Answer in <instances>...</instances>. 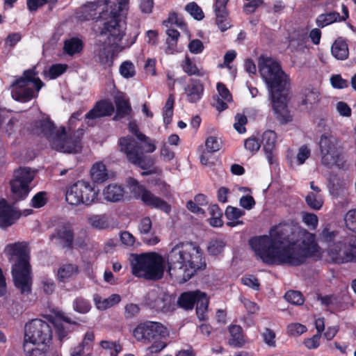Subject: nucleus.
I'll use <instances>...</instances> for the list:
<instances>
[{"instance_id": "nucleus-1", "label": "nucleus", "mask_w": 356, "mask_h": 356, "mask_svg": "<svg viewBox=\"0 0 356 356\" xmlns=\"http://www.w3.org/2000/svg\"><path fill=\"white\" fill-rule=\"evenodd\" d=\"M248 243L264 264L290 266L305 263L318 248L314 234L288 222L273 225L268 235L253 236Z\"/></svg>"}, {"instance_id": "nucleus-2", "label": "nucleus", "mask_w": 356, "mask_h": 356, "mask_svg": "<svg viewBox=\"0 0 356 356\" xmlns=\"http://www.w3.org/2000/svg\"><path fill=\"white\" fill-rule=\"evenodd\" d=\"M261 76L265 81L270 100L272 109L276 120L281 124H286L293 120L288 108L289 81L280 63L271 58H261L259 63Z\"/></svg>"}, {"instance_id": "nucleus-3", "label": "nucleus", "mask_w": 356, "mask_h": 356, "mask_svg": "<svg viewBox=\"0 0 356 356\" xmlns=\"http://www.w3.org/2000/svg\"><path fill=\"white\" fill-rule=\"evenodd\" d=\"M168 272L181 283L186 282L207 268L203 250L194 242H179L166 257Z\"/></svg>"}, {"instance_id": "nucleus-4", "label": "nucleus", "mask_w": 356, "mask_h": 356, "mask_svg": "<svg viewBox=\"0 0 356 356\" xmlns=\"http://www.w3.org/2000/svg\"><path fill=\"white\" fill-rule=\"evenodd\" d=\"M121 0H97L88 2L82 8L83 13H87L83 16L84 19L90 20L95 19L97 9L104 6L102 10L96 18V23H98L99 34L111 33L109 40L115 43L123 33L124 24H126V19L129 10V3H124L122 6L120 5Z\"/></svg>"}, {"instance_id": "nucleus-5", "label": "nucleus", "mask_w": 356, "mask_h": 356, "mask_svg": "<svg viewBox=\"0 0 356 356\" xmlns=\"http://www.w3.org/2000/svg\"><path fill=\"white\" fill-rule=\"evenodd\" d=\"M5 252L12 257H16L11 268L15 286L22 294H30L32 291L33 274L26 244L20 242L9 243L6 246Z\"/></svg>"}, {"instance_id": "nucleus-6", "label": "nucleus", "mask_w": 356, "mask_h": 356, "mask_svg": "<svg viewBox=\"0 0 356 356\" xmlns=\"http://www.w3.org/2000/svg\"><path fill=\"white\" fill-rule=\"evenodd\" d=\"M167 329L162 323L150 321L139 323L133 330L136 341L144 344L151 343L148 347L151 353H159L167 346Z\"/></svg>"}, {"instance_id": "nucleus-7", "label": "nucleus", "mask_w": 356, "mask_h": 356, "mask_svg": "<svg viewBox=\"0 0 356 356\" xmlns=\"http://www.w3.org/2000/svg\"><path fill=\"white\" fill-rule=\"evenodd\" d=\"M323 165L331 168L333 166L339 170H347L349 167L343 147L338 140L332 135L322 134L318 141Z\"/></svg>"}, {"instance_id": "nucleus-8", "label": "nucleus", "mask_w": 356, "mask_h": 356, "mask_svg": "<svg viewBox=\"0 0 356 356\" xmlns=\"http://www.w3.org/2000/svg\"><path fill=\"white\" fill-rule=\"evenodd\" d=\"M164 260L156 252L143 253L136 255L132 263V274L148 280H158L164 273Z\"/></svg>"}, {"instance_id": "nucleus-9", "label": "nucleus", "mask_w": 356, "mask_h": 356, "mask_svg": "<svg viewBox=\"0 0 356 356\" xmlns=\"http://www.w3.org/2000/svg\"><path fill=\"white\" fill-rule=\"evenodd\" d=\"M111 33L106 34H99L100 35L106 36V40L104 42L97 44L94 51V59L95 62L98 63L104 68L111 67L113 65V58L115 51H122L125 48L130 47L136 41L137 37L139 35L138 32L134 33V38L131 41H127L124 44H120V42L126 33V24H124L123 33L120 38L113 43L109 40Z\"/></svg>"}, {"instance_id": "nucleus-10", "label": "nucleus", "mask_w": 356, "mask_h": 356, "mask_svg": "<svg viewBox=\"0 0 356 356\" xmlns=\"http://www.w3.org/2000/svg\"><path fill=\"white\" fill-rule=\"evenodd\" d=\"M99 190L95 184L84 180H79L66 191L65 200L71 205H90L97 198Z\"/></svg>"}, {"instance_id": "nucleus-11", "label": "nucleus", "mask_w": 356, "mask_h": 356, "mask_svg": "<svg viewBox=\"0 0 356 356\" xmlns=\"http://www.w3.org/2000/svg\"><path fill=\"white\" fill-rule=\"evenodd\" d=\"M52 338V328L47 322L35 318L26 323L24 342H29L39 346L40 344L51 345Z\"/></svg>"}, {"instance_id": "nucleus-12", "label": "nucleus", "mask_w": 356, "mask_h": 356, "mask_svg": "<svg viewBox=\"0 0 356 356\" xmlns=\"http://www.w3.org/2000/svg\"><path fill=\"white\" fill-rule=\"evenodd\" d=\"M127 184L134 197L136 199L140 198L145 205L151 209L160 210L168 214L170 213V204L165 200L154 195L143 185L140 184L137 179L134 177H129L127 179Z\"/></svg>"}, {"instance_id": "nucleus-13", "label": "nucleus", "mask_w": 356, "mask_h": 356, "mask_svg": "<svg viewBox=\"0 0 356 356\" xmlns=\"http://www.w3.org/2000/svg\"><path fill=\"white\" fill-rule=\"evenodd\" d=\"M33 178L34 173L30 168H19L14 171L10 186L15 201H21L26 198L31 191L30 184Z\"/></svg>"}, {"instance_id": "nucleus-14", "label": "nucleus", "mask_w": 356, "mask_h": 356, "mask_svg": "<svg viewBox=\"0 0 356 356\" xmlns=\"http://www.w3.org/2000/svg\"><path fill=\"white\" fill-rule=\"evenodd\" d=\"M80 140L74 136L68 135L64 127L57 130L54 138L51 140V147L65 153H75L79 147Z\"/></svg>"}, {"instance_id": "nucleus-15", "label": "nucleus", "mask_w": 356, "mask_h": 356, "mask_svg": "<svg viewBox=\"0 0 356 356\" xmlns=\"http://www.w3.org/2000/svg\"><path fill=\"white\" fill-rule=\"evenodd\" d=\"M74 231L70 223H63L55 228L49 236L51 241H55L56 244L62 249L72 250L74 249Z\"/></svg>"}, {"instance_id": "nucleus-16", "label": "nucleus", "mask_w": 356, "mask_h": 356, "mask_svg": "<svg viewBox=\"0 0 356 356\" xmlns=\"http://www.w3.org/2000/svg\"><path fill=\"white\" fill-rule=\"evenodd\" d=\"M229 0H215L213 10L215 15V24L222 32L232 27L229 11L227 8Z\"/></svg>"}, {"instance_id": "nucleus-17", "label": "nucleus", "mask_w": 356, "mask_h": 356, "mask_svg": "<svg viewBox=\"0 0 356 356\" xmlns=\"http://www.w3.org/2000/svg\"><path fill=\"white\" fill-rule=\"evenodd\" d=\"M118 145L120 152L123 153L130 163L134 159L143 152V145L138 140L130 135L120 137L118 140Z\"/></svg>"}, {"instance_id": "nucleus-18", "label": "nucleus", "mask_w": 356, "mask_h": 356, "mask_svg": "<svg viewBox=\"0 0 356 356\" xmlns=\"http://www.w3.org/2000/svg\"><path fill=\"white\" fill-rule=\"evenodd\" d=\"M30 132L38 136L44 137L51 145V140L56 134V125L49 118L33 121L30 125Z\"/></svg>"}, {"instance_id": "nucleus-19", "label": "nucleus", "mask_w": 356, "mask_h": 356, "mask_svg": "<svg viewBox=\"0 0 356 356\" xmlns=\"http://www.w3.org/2000/svg\"><path fill=\"white\" fill-rule=\"evenodd\" d=\"M148 296L149 306L157 312L167 313L174 309L172 297L165 292L152 291Z\"/></svg>"}, {"instance_id": "nucleus-20", "label": "nucleus", "mask_w": 356, "mask_h": 356, "mask_svg": "<svg viewBox=\"0 0 356 356\" xmlns=\"http://www.w3.org/2000/svg\"><path fill=\"white\" fill-rule=\"evenodd\" d=\"M21 216L12 205L2 198L0 200V228L6 229L12 226Z\"/></svg>"}, {"instance_id": "nucleus-21", "label": "nucleus", "mask_w": 356, "mask_h": 356, "mask_svg": "<svg viewBox=\"0 0 356 356\" xmlns=\"http://www.w3.org/2000/svg\"><path fill=\"white\" fill-rule=\"evenodd\" d=\"M114 112V106L108 100H100L86 115V120H95L105 116H111Z\"/></svg>"}, {"instance_id": "nucleus-22", "label": "nucleus", "mask_w": 356, "mask_h": 356, "mask_svg": "<svg viewBox=\"0 0 356 356\" xmlns=\"http://www.w3.org/2000/svg\"><path fill=\"white\" fill-rule=\"evenodd\" d=\"M277 141V134L274 131L266 130L261 136V143L266 157L270 165L274 163L273 157Z\"/></svg>"}, {"instance_id": "nucleus-23", "label": "nucleus", "mask_w": 356, "mask_h": 356, "mask_svg": "<svg viewBox=\"0 0 356 356\" xmlns=\"http://www.w3.org/2000/svg\"><path fill=\"white\" fill-rule=\"evenodd\" d=\"M186 99L190 103L199 102L204 94V87L200 79H191L188 85L185 87Z\"/></svg>"}, {"instance_id": "nucleus-24", "label": "nucleus", "mask_w": 356, "mask_h": 356, "mask_svg": "<svg viewBox=\"0 0 356 356\" xmlns=\"http://www.w3.org/2000/svg\"><path fill=\"white\" fill-rule=\"evenodd\" d=\"M343 246V257L341 262H353L356 263V235H352L347 237L341 243Z\"/></svg>"}, {"instance_id": "nucleus-25", "label": "nucleus", "mask_w": 356, "mask_h": 356, "mask_svg": "<svg viewBox=\"0 0 356 356\" xmlns=\"http://www.w3.org/2000/svg\"><path fill=\"white\" fill-rule=\"evenodd\" d=\"M103 195L106 200L111 202H117L123 199L124 188L121 185L111 184L104 189Z\"/></svg>"}, {"instance_id": "nucleus-26", "label": "nucleus", "mask_w": 356, "mask_h": 356, "mask_svg": "<svg viewBox=\"0 0 356 356\" xmlns=\"http://www.w3.org/2000/svg\"><path fill=\"white\" fill-rule=\"evenodd\" d=\"M200 291L184 292L178 298L177 305L185 310H191L194 307L195 300Z\"/></svg>"}, {"instance_id": "nucleus-27", "label": "nucleus", "mask_w": 356, "mask_h": 356, "mask_svg": "<svg viewBox=\"0 0 356 356\" xmlns=\"http://www.w3.org/2000/svg\"><path fill=\"white\" fill-rule=\"evenodd\" d=\"M229 332L231 338L229 340V344L234 348L242 347L245 343L243 334V329L240 325H231L229 327Z\"/></svg>"}, {"instance_id": "nucleus-28", "label": "nucleus", "mask_w": 356, "mask_h": 356, "mask_svg": "<svg viewBox=\"0 0 356 356\" xmlns=\"http://www.w3.org/2000/svg\"><path fill=\"white\" fill-rule=\"evenodd\" d=\"M245 215V211L236 207L228 206L225 211V216L226 218L229 220L227 222V225L233 227L238 225L243 224L242 221H239L238 219Z\"/></svg>"}, {"instance_id": "nucleus-29", "label": "nucleus", "mask_w": 356, "mask_h": 356, "mask_svg": "<svg viewBox=\"0 0 356 356\" xmlns=\"http://www.w3.org/2000/svg\"><path fill=\"white\" fill-rule=\"evenodd\" d=\"M331 52L337 60H344L348 58L349 51L346 42L343 40H337L332 45Z\"/></svg>"}, {"instance_id": "nucleus-30", "label": "nucleus", "mask_w": 356, "mask_h": 356, "mask_svg": "<svg viewBox=\"0 0 356 356\" xmlns=\"http://www.w3.org/2000/svg\"><path fill=\"white\" fill-rule=\"evenodd\" d=\"M90 176L96 183H102L107 180L108 175L106 165L102 162L95 163L90 169Z\"/></svg>"}, {"instance_id": "nucleus-31", "label": "nucleus", "mask_w": 356, "mask_h": 356, "mask_svg": "<svg viewBox=\"0 0 356 356\" xmlns=\"http://www.w3.org/2000/svg\"><path fill=\"white\" fill-rule=\"evenodd\" d=\"M116 106V113L114 119H122L130 114L131 112V106L128 99L119 97L115 100Z\"/></svg>"}, {"instance_id": "nucleus-32", "label": "nucleus", "mask_w": 356, "mask_h": 356, "mask_svg": "<svg viewBox=\"0 0 356 356\" xmlns=\"http://www.w3.org/2000/svg\"><path fill=\"white\" fill-rule=\"evenodd\" d=\"M121 300V297L118 294H112L108 298L102 299L98 295H95L94 301L97 307L101 310H105L119 303Z\"/></svg>"}, {"instance_id": "nucleus-33", "label": "nucleus", "mask_w": 356, "mask_h": 356, "mask_svg": "<svg viewBox=\"0 0 356 356\" xmlns=\"http://www.w3.org/2000/svg\"><path fill=\"white\" fill-rule=\"evenodd\" d=\"M83 48V43L78 38H72L64 42L63 50L69 56L80 53Z\"/></svg>"}, {"instance_id": "nucleus-34", "label": "nucleus", "mask_w": 356, "mask_h": 356, "mask_svg": "<svg viewBox=\"0 0 356 356\" xmlns=\"http://www.w3.org/2000/svg\"><path fill=\"white\" fill-rule=\"evenodd\" d=\"M78 272L79 268L75 264L63 265L58 270V279L60 282H65L72 276L76 275Z\"/></svg>"}, {"instance_id": "nucleus-35", "label": "nucleus", "mask_w": 356, "mask_h": 356, "mask_svg": "<svg viewBox=\"0 0 356 356\" xmlns=\"http://www.w3.org/2000/svg\"><path fill=\"white\" fill-rule=\"evenodd\" d=\"M27 343L28 342H24L23 344L26 356H47L51 346L50 344H40V346L35 345V347L31 348Z\"/></svg>"}, {"instance_id": "nucleus-36", "label": "nucleus", "mask_w": 356, "mask_h": 356, "mask_svg": "<svg viewBox=\"0 0 356 356\" xmlns=\"http://www.w3.org/2000/svg\"><path fill=\"white\" fill-rule=\"evenodd\" d=\"M209 211L211 215V218L209 219L210 225L213 227H220L222 226V212L219 206L217 204L210 205L209 207Z\"/></svg>"}, {"instance_id": "nucleus-37", "label": "nucleus", "mask_w": 356, "mask_h": 356, "mask_svg": "<svg viewBox=\"0 0 356 356\" xmlns=\"http://www.w3.org/2000/svg\"><path fill=\"white\" fill-rule=\"evenodd\" d=\"M196 314L200 319H204L208 309L209 300L205 293L200 291L195 300Z\"/></svg>"}, {"instance_id": "nucleus-38", "label": "nucleus", "mask_w": 356, "mask_h": 356, "mask_svg": "<svg viewBox=\"0 0 356 356\" xmlns=\"http://www.w3.org/2000/svg\"><path fill=\"white\" fill-rule=\"evenodd\" d=\"M340 17V14L337 12H330L327 13H323L319 15L316 19V25L320 28H323L327 25H330L338 20Z\"/></svg>"}, {"instance_id": "nucleus-39", "label": "nucleus", "mask_w": 356, "mask_h": 356, "mask_svg": "<svg viewBox=\"0 0 356 356\" xmlns=\"http://www.w3.org/2000/svg\"><path fill=\"white\" fill-rule=\"evenodd\" d=\"M51 322L55 328L56 337L62 341L71 332L70 326L63 323L59 318H54Z\"/></svg>"}, {"instance_id": "nucleus-40", "label": "nucleus", "mask_w": 356, "mask_h": 356, "mask_svg": "<svg viewBox=\"0 0 356 356\" xmlns=\"http://www.w3.org/2000/svg\"><path fill=\"white\" fill-rule=\"evenodd\" d=\"M130 163L139 167L142 170H147L154 167L155 161L151 156H145L143 152L139 156H137L136 159H134L131 161Z\"/></svg>"}, {"instance_id": "nucleus-41", "label": "nucleus", "mask_w": 356, "mask_h": 356, "mask_svg": "<svg viewBox=\"0 0 356 356\" xmlns=\"http://www.w3.org/2000/svg\"><path fill=\"white\" fill-rule=\"evenodd\" d=\"M183 71L188 76H202V73L198 69L197 65L193 63L188 56H186L185 59L181 64Z\"/></svg>"}, {"instance_id": "nucleus-42", "label": "nucleus", "mask_w": 356, "mask_h": 356, "mask_svg": "<svg viewBox=\"0 0 356 356\" xmlns=\"http://www.w3.org/2000/svg\"><path fill=\"white\" fill-rule=\"evenodd\" d=\"M88 223L91 227L98 229H104L109 226L106 215H94L88 218Z\"/></svg>"}, {"instance_id": "nucleus-43", "label": "nucleus", "mask_w": 356, "mask_h": 356, "mask_svg": "<svg viewBox=\"0 0 356 356\" xmlns=\"http://www.w3.org/2000/svg\"><path fill=\"white\" fill-rule=\"evenodd\" d=\"M73 309L75 312L80 314H86L91 309L90 302L83 297H77L72 303Z\"/></svg>"}, {"instance_id": "nucleus-44", "label": "nucleus", "mask_w": 356, "mask_h": 356, "mask_svg": "<svg viewBox=\"0 0 356 356\" xmlns=\"http://www.w3.org/2000/svg\"><path fill=\"white\" fill-rule=\"evenodd\" d=\"M185 10L196 20L200 21L204 17V14L202 8L194 1L186 4L185 6Z\"/></svg>"}, {"instance_id": "nucleus-45", "label": "nucleus", "mask_w": 356, "mask_h": 356, "mask_svg": "<svg viewBox=\"0 0 356 356\" xmlns=\"http://www.w3.org/2000/svg\"><path fill=\"white\" fill-rule=\"evenodd\" d=\"M68 68L67 64L57 63L51 65L48 71L49 79H56L64 74Z\"/></svg>"}, {"instance_id": "nucleus-46", "label": "nucleus", "mask_w": 356, "mask_h": 356, "mask_svg": "<svg viewBox=\"0 0 356 356\" xmlns=\"http://www.w3.org/2000/svg\"><path fill=\"white\" fill-rule=\"evenodd\" d=\"M319 95L320 94L317 91L314 90H305L301 104L308 106L317 104L320 99Z\"/></svg>"}, {"instance_id": "nucleus-47", "label": "nucleus", "mask_w": 356, "mask_h": 356, "mask_svg": "<svg viewBox=\"0 0 356 356\" xmlns=\"http://www.w3.org/2000/svg\"><path fill=\"white\" fill-rule=\"evenodd\" d=\"M346 227L350 232L356 234V209H353L346 212L344 216Z\"/></svg>"}, {"instance_id": "nucleus-48", "label": "nucleus", "mask_w": 356, "mask_h": 356, "mask_svg": "<svg viewBox=\"0 0 356 356\" xmlns=\"http://www.w3.org/2000/svg\"><path fill=\"white\" fill-rule=\"evenodd\" d=\"M284 298L287 302L296 305H301L305 301L303 295L301 292L298 291H288L285 293Z\"/></svg>"}, {"instance_id": "nucleus-49", "label": "nucleus", "mask_w": 356, "mask_h": 356, "mask_svg": "<svg viewBox=\"0 0 356 356\" xmlns=\"http://www.w3.org/2000/svg\"><path fill=\"white\" fill-rule=\"evenodd\" d=\"M305 201L308 206L314 210H319L323 206V200L320 195H317L312 192L308 193L305 197Z\"/></svg>"}, {"instance_id": "nucleus-50", "label": "nucleus", "mask_w": 356, "mask_h": 356, "mask_svg": "<svg viewBox=\"0 0 356 356\" xmlns=\"http://www.w3.org/2000/svg\"><path fill=\"white\" fill-rule=\"evenodd\" d=\"M120 73L124 78H132L136 74L134 65L129 60L124 61L120 66Z\"/></svg>"}, {"instance_id": "nucleus-51", "label": "nucleus", "mask_w": 356, "mask_h": 356, "mask_svg": "<svg viewBox=\"0 0 356 356\" xmlns=\"http://www.w3.org/2000/svg\"><path fill=\"white\" fill-rule=\"evenodd\" d=\"M207 153H214L219 151L222 146V142L216 136H209L205 141Z\"/></svg>"}, {"instance_id": "nucleus-52", "label": "nucleus", "mask_w": 356, "mask_h": 356, "mask_svg": "<svg viewBox=\"0 0 356 356\" xmlns=\"http://www.w3.org/2000/svg\"><path fill=\"white\" fill-rule=\"evenodd\" d=\"M225 246V243L222 240H211L209 243L207 250L211 255H218L223 251Z\"/></svg>"}, {"instance_id": "nucleus-53", "label": "nucleus", "mask_w": 356, "mask_h": 356, "mask_svg": "<svg viewBox=\"0 0 356 356\" xmlns=\"http://www.w3.org/2000/svg\"><path fill=\"white\" fill-rule=\"evenodd\" d=\"M245 148L250 152L252 154H256L261 147V142L255 136H251L244 141Z\"/></svg>"}, {"instance_id": "nucleus-54", "label": "nucleus", "mask_w": 356, "mask_h": 356, "mask_svg": "<svg viewBox=\"0 0 356 356\" xmlns=\"http://www.w3.org/2000/svg\"><path fill=\"white\" fill-rule=\"evenodd\" d=\"M235 122L234 127L239 134H244L246 131L245 124L248 122L247 117L244 114L237 113L234 118Z\"/></svg>"}, {"instance_id": "nucleus-55", "label": "nucleus", "mask_w": 356, "mask_h": 356, "mask_svg": "<svg viewBox=\"0 0 356 356\" xmlns=\"http://www.w3.org/2000/svg\"><path fill=\"white\" fill-rule=\"evenodd\" d=\"M47 202V193L40 191L37 193L31 200V206L33 208L38 209L44 207Z\"/></svg>"}, {"instance_id": "nucleus-56", "label": "nucleus", "mask_w": 356, "mask_h": 356, "mask_svg": "<svg viewBox=\"0 0 356 356\" xmlns=\"http://www.w3.org/2000/svg\"><path fill=\"white\" fill-rule=\"evenodd\" d=\"M306 331V326L298 323H291L287 326V334L290 336H299Z\"/></svg>"}, {"instance_id": "nucleus-57", "label": "nucleus", "mask_w": 356, "mask_h": 356, "mask_svg": "<svg viewBox=\"0 0 356 356\" xmlns=\"http://www.w3.org/2000/svg\"><path fill=\"white\" fill-rule=\"evenodd\" d=\"M101 346L104 349L110 350L111 356H118V354L122 350L120 344L108 341H102L101 342Z\"/></svg>"}, {"instance_id": "nucleus-58", "label": "nucleus", "mask_w": 356, "mask_h": 356, "mask_svg": "<svg viewBox=\"0 0 356 356\" xmlns=\"http://www.w3.org/2000/svg\"><path fill=\"white\" fill-rule=\"evenodd\" d=\"M331 85L334 88L343 89L348 87V81L341 77L340 74L332 75L330 78Z\"/></svg>"}, {"instance_id": "nucleus-59", "label": "nucleus", "mask_w": 356, "mask_h": 356, "mask_svg": "<svg viewBox=\"0 0 356 356\" xmlns=\"http://www.w3.org/2000/svg\"><path fill=\"white\" fill-rule=\"evenodd\" d=\"M337 234V231L330 230L329 227H325L319 234V238L321 241L331 243L334 241Z\"/></svg>"}, {"instance_id": "nucleus-60", "label": "nucleus", "mask_w": 356, "mask_h": 356, "mask_svg": "<svg viewBox=\"0 0 356 356\" xmlns=\"http://www.w3.org/2000/svg\"><path fill=\"white\" fill-rule=\"evenodd\" d=\"M302 220L312 229H315L318 226V219L314 213H305L302 216Z\"/></svg>"}, {"instance_id": "nucleus-61", "label": "nucleus", "mask_w": 356, "mask_h": 356, "mask_svg": "<svg viewBox=\"0 0 356 356\" xmlns=\"http://www.w3.org/2000/svg\"><path fill=\"white\" fill-rule=\"evenodd\" d=\"M128 129L132 136L136 138L138 140H144L147 138V136L143 134L136 124V122H130L128 124Z\"/></svg>"}, {"instance_id": "nucleus-62", "label": "nucleus", "mask_w": 356, "mask_h": 356, "mask_svg": "<svg viewBox=\"0 0 356 356\" xmlns=\"http://www.w3.org/2000/svg\"><path fill=\"white\" fill-rule=\"evenodd\" d=\"M311 155V150L306 145H302L299 149L298 152L297 154V161L299 165L303 164L305 161Z\"/></svg>"}, {"instance_id": "nucleus-63", "label": "nucleus", "mask_w": 356, "mask_h": 356, "mask_svg": "<svg viewBox=\"0 0 356 356\" xmlns=\"http://www.w3.org/2000/svg\"><path fill=\"white\" fill-rule=\"evenodd\" d=\"M140 312V307L134 303L127 304L124 308V316L127 319H131Z\"/></svg>"}, {"instance_id": "nucleus-64", "label": "nucleus", "mask_w": 356, "mask_h": 356, "mask_svg": "<svg viewBox=\"0 0 356 356\" xmlns=\"http://www.w3.org/2000/svg\"><path fill=\"white\" fill-rule=\"evenodd\" d=\"M264 341L270 347L275 346V333L270 328H265L264 332L262 333Z\"/></svg>"}]
</instances>
